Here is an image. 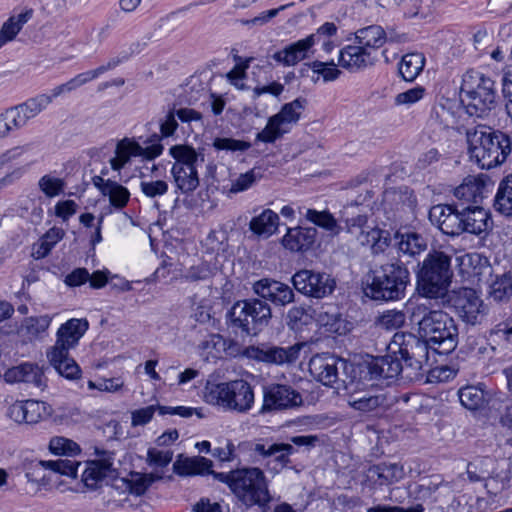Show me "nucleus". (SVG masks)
Segmentation results:
<instances>
[{
    "label": "nucleus",
    "mask_w": 512,
    "mask_h": 512,
    "mask_svg": "<svg viewBox=\"0 0 512 512\" xmlns=\"http://www.w3.org/2000/svg\"><path fill=\"white\" fill-rule=\"evenodd\" d=\"M429 349L430 345L421 336L397 332L388 345L389 354L373 357L360 365L359 369L370 379L376 380H394L401 373H405L406 378H414L428 362Z\"/></svg>",
    "instance_id": "f257e3e1"
},
{
    "label": "nucleus",
    "mask_w": 512,
    "mask_h": 512,
    "mask_svg": "<svg viewBox=\"0 0 512 512\" xmlns=\"http://www.w3.org/2000/svg\"><path fill=\"white\" fill-rule=\"evenodd\" d=\"M409 320L418 326L419 335L430 345L431 350L447 355L458 345V327L446 312L432 309L426 303L410 304Z\"/></svg>",
    "instance_id": "f03ea898"
},
{
    "label": "nucleus",
    "mask_w": 512,
    "mask_h": 512,
    "mask_svg": "<svg viewBox=\"0 0 512 512\" xmlns=\"http://www.w3.org/2000/svg\"><path fill=\"white\" fill-rule=\"evenodd\" d=\"M214 479L225 483L235 497L247 508L258 506L266 511L272 497L264 471L258 467H243L228 473L214 474Z\"/></svg>",
    "instance_id": "7ed1b4c3"
},
{
    "label": "nucleus",
    "mask_w": 512,
    "mask_h": 512,
    "mask_svg": "<svg viewBox=\"0 0 512 512\" xmlns=\"http://www.w3.org/2000/svg\"><path fill=\"white\" fill-rule=\"evenodd\" d=\"M466 139L471 159L482 169L501 165L511 153L510 137L487 125L467 128Z\"/></svg>",
    "instance_id": "20e7f679"
},
{
    "label": "nucleus",
    "mask_w": 512,
    "mask_h": 512,
    "mask_svg": "<svg viewBox=\"0 0 512 512\" xmlns=\"http://www.w3.org/2000/svg\"><path fill=\"white\" fill-rule=\"evenodd\" d=\"M409 271L399 261L371 269L366 276L365 294L374 300L392 301L404 297Z\"/></svg>",
    "instance_id": "39448f33"
},
{
    "label": "nucleus",
    "mask_w": 512,
    "mask_h": 512,
    "mask_svg": "<svg viewBox=\"0 0 512 512\" xmlns=\"http://www.w3.org/2000/svg\"><path fill=\"white\" fill-rule=\"evenodd\" d=\"M204 400L225 410L246 413L254 404V391L243 379L221 383L208 381L204 387Z\"/></svg>",
    "instance_id": "423d86ee"
},
{
    "label": "nucleus",
    "mask_w": 512,
    "mask_h": 512,
    "mask_svg": "<svg viewBox=\"0 0 512 512\" xmlns=\"http://www.w3.org/2000/svg\"><path fill=\"white\" fill-rule=\"evenodd\" d=\"M451 258L441 251L430 252L417 273L418 286L428 298H438L447 291L452 278Z\"/></svg>",
    "instance_id": "0eeeda50"
},
{
    "label": "nucleus",
    "mask_w": 512,
    "mask_h": 512,
    "mask_svg": "<svg viewBox=\"0 0 512 512\" xmlns=\"http://www.w3.org/2000/svg\"><path fill=\"white\" fill-rule=\"evenodd\" d=\"M460 97L469 115L482 117L495 106L494 81L478 71H467L463 75Z\"/></svg>",
    "instance_id": "6e6552de"
},
{
    "label": "nucleus",
    "mask_w": 512,
    "mask_h": 512,
    "mask_svg": "<svg viewBox=\"0 0 512 512\" xmlns=\"http://www.w3.org/2000/svg\"><path fill=\"white\" fill-rule=\"evenodd\" d=\"M169 154L174 159L170 172L176 191L182 194L194 192L200 184L198 167L203 164L204 155L186 144L171 146Z\"/></svg>",
    "instance_id": "1a4fd4ad"
},
{
    "label": "nucleus",
    "mask_w": 512,
    "mask_h": 512,
    "mask_svg": "<svg viewBox=\"0 0 512 512\" xmlns=\"http://www.w3.org/2000/svg\"><path fill=\"white\" fill-rule=\"evenodd\" d=\"M227 317L233 329L245 335H257L268 326L272 318L270 305L259 298L239 300L233 304Z\"/></svg>",
    "instance_id": "9d476101"
},
{
    "label": "nucleus",
    "mask_w": 512,
    "mask_h": 512,
    "mask_svg": "<svg viewBox=\"0 0 512 512\" xmlns=\"http://www.w3.org/2000/svg\"><path fill=\"white\" fill-rule=\"evenodd\" d=\"M305 100L297 98L282 106L280 111L271 116L262 131L257 133L256 141L263 143H274L284 134L288 133L295 125L305 106Z\"/></svg>",
    "instance_id": "9b49d317"
},
{
    "label": "nucleus",
    "mask_w": 512,
    "mask_h": 512,
    "mask_svg": "<svg viewBox=\"0 0 512 512\" xmlns=\"http://www.w3.org/2000/svg\"><path fill=\"white\" fill-rule=\"evenodd\" d=\"M336 32L337 26L333 22H326L315 33L275 52L272 59L283 66H294L308 56L312 46L320 43L322 39L330 38Z\"/></svg>",
    "instance_id": "f8f14e48"
},
{
    "label": "nucleus",
    "mask_w": 512,
    "mask_h": 512,
    "mask_svg": "<svg viewBox=\"0 0 512 512\" xmlns=\"http://www.w3.org/2000/svg\"><path fill=\"white\" fill-rule=\"evenodd\" d=\"M294 288L304 296L323 299L333 294L336 280L330 274L313 269H301L292 276Z\"/></svg>",
    "instance_id": "ddd939ff"
},
{
    "label": "nucleus",
    "mask_w": 512,
    "mask_h": 512,
    "mask_svg": "<svg viewBox=\"0 0 512 512\" xmlns=\"http://www.w3.org/2000/svg\"><path fill=\"white\" fill-rule=\"evenodd\" d=\"M145 147L132 139L124 138L117 143L115 158L111 159V167L114 170H120L130 160L131 157L141 156L147 160H152L160 156L163 152V145L160 142L158 134H153L146 141Z\"/></svg>",
    "instance_id": "4468645a"
},
{
    "label": "nucleus",
    "mask_w": 512,
    "mask_h": 512,
    "mask_svg": "<svg viewBox=\"0 0 512 512\" xmlns=\"http://www.w3.org/2000/svg\"><path fill=\"white\" fill-rule=\"evenodd\" d=\"M346 225L347 232L362 246H370L373 254L383 253L390 245V233L367 225V217L364 215L347 218Z\"/></svg>",
    "instance_id": "2eb2a0df"
},
{
    "label": "nucleus",
    "mask_w": 512,
    "mask_h": 512,
    "mask_svg": "<svg viewBox=\"0 0 512 512\" xmlns=\"http://www.w3.org/2000/svg\"><path fill=\"white\" fill-rule=\"evenodd\" d=\"M340 370L348 374L353 364L331 354H317L309 362L310 373L325 386L332 387L339 380Z\"/></svg>",
    "instance_id": "dca6fc26"
},
{
    "label": "nucleus",
    "mask_w": 512,
    "mask_h": 512,
    "mask_svg": "<svg viewBox=\"0 0 512 512\" xmlns=\"http://www.w3.org/2000/svg\"><path fill=\"white\" fill-rule=\"evenodd\" d=\"M450 303L459 318L467 324L476 325L485 314L484 303L472 288L454 291Z\"/></svg>",
    "instance_id": "f3484780"
},
{
    "label": "nucleus",
    "mask_w": 512,
    "mask_h": 512,
    "mask_svg": "<svg viewBox=\"0 0 512 512\" xmlns=\"http://www.w3.org/2000/svg\"><path fill=\"white\" fill-rule=\"evenodd\" d=\"M301 346L295 344L280 347L269 344L247 346L246 358L270 365H285L294 363L300 354Z\"/></svg>",
    "instance_id": "a211bd4d"
},
{
    "label": "nucleus",
    "mask_w": 512,
    "mask_h": 512,
    "mask_svg": "<svg viewBox=\"0 0 512 512\" xmlns=\"http://www.w3.org/2000/svg\"><path fill=\"white\" fill-rule=\"evenodd\" d=\"M245 447L254 462L273 457L282 467L290 463L289 456L295 451L291 444L276 443L269 439L250 441L245 443Z\"/></svg>",
    "instance_id": "6ab92c4d"
},
{
    "label": "nucleus",
    "mask_w": 512,
    "mask_h": 512,
    "mask_svg": "<svg viewBox=\"0 0 512 512\" xmlns=\"http://www.w3.org/2000/svg\"><path fill=\"white\" fill-rule=\"evenodd\" d=\"M463 208L455 205L438 204L429 210V220L442 233L455 237L462 234Z\"/></svg>",
    "instance_id": "aec40b11"
},
{
    "label": "nucleus",
    "mask_w": 512,
    "mask_h": 512,
    "mask_svg": "<svg viewBox=\"0 0 512 512\" xmlns=\"http://www.w3.org/2000/svg\"><path fill=\"white\" fill-rule=\"evenodd\" d=\"M302 396L288 385L273 384L264 389L260 412L288 409L302 404Z\"/></svg>",
    "instance_id": "412c9836"
},
{
    "label": "nucleus",
    "mask_w": 512,
    "mask_h": 512,
    "mask_svg": "<svg viewBox=\"0 0 512 512\" xmlns=\"http://www.w3.org/2000/svg\"><path fill=\"white\" fill-rule=\"evenodd\" d=\"M88 328L89 323L86 319L71 318L67 320L58 328L56 342L48 351H54L58 355L61 352H69L78 345Z\"/></svg>",
    "instance_id": "4be33fe9"
},
{
    "label": "nucleus",
    "mask_w": 512,
    "mask_h": 512,
    "mask_svg": "<svg viewBox=\"0 0 512 512\" xmlns=\"http://www.w3.org/2000/svg\"><path fill=\"white\" fill-rule=\"evenodd\" d=\"M253 292L263 301H270L275 306H286L294 301L292 288L280 281L263 278L253 283Z\"/></svg>",
    "instance_id": "5701e85b"
},
{
    "label": "nucleus",
    "mask_w": 512,
    "mask_h": 512,
    "mask_svg": "<svg viewBox=\"0 0 512 512\" xmlns=\"http://www.w3.org/2000/svg\"><path fill=\"white\" fill-rule=\"evenodd\" d=\"M376 62L375 55H371L363 46L356 42L348 44L339 51L338 64L352 73L363 71Z\"/></svg>",
    "instance_id": "b1692460"
},
{
    "label": "nucleus",
    "mask_w": 512,
    "mask_h": 512,
    "mask_svg": "<svg viewBox=\"0 0 512 512\" xmlns=\"http://www.w3.org/2000/svg\"><path fill=\"white\" fill-rule=\"evenodd\" d=\"M4 379L8 383L22 382L39 390H43L46 386V378L42 368L31 362L9 368L4 373Z\"/></svg>",
    "instance_id": "393cba45"
},
{
    "label": "nucleus",
    "mask_w": 512,
    "mask_h": 512,
    "mask_svg": "<svg viewBox=\"0 0 512 512\" xmlns=\"http://www.w3.org/2000/svg\"><path fill=\"white\" fill-rule=\"evenodd\" d=\"M112 461L108 458L89 460L81 463V482L88 490L101 488L104 480L112 473Z\"/></svg>",
    "instance_id": "a878e982"
},
{
    "label": "nucleus",
    "mask_w": 512,
    "mask_h": 512,
    "mask_svg": "<svg viewBox=\"0 0 512 512\" xmlns=\"http://www.w3.org/2000/svg\"><path fill=\"white\" fill-rule=\"evenodd\" d=\"M492 226L493 221L488 210L478 205H469L463 208L462 234L481 236L487 234Z\"/></svg>",
    "instance_id": "bb28decb"
},
{
    "label": "nucleus",
    "mask_w": 512,
    "mask_h": 512,
    "mask_svg": "<svg viewBox=\"0 0 512 512\" xmlns=\"http://www.w3.org/2000/svg\"><path fill=\"white\" fill-rule=\"evenodd\" d=\"M81 467V462L72 459H58L49 461H32L26 469V477L29 481H38L39 475L35 472L49 469L55 473L76 478Z\"/></svg>",
    "instance_id": "cd10ccee"
},
{
    "label": "nucleus",
    "mask_w": 512,
    "mask_h": 512,
    "mask_svg": "<svg viewBox=\"0 0 512 512\" xmlns=\"http://www.w3.org/2000/svg\"><path fill=\"white\" fill-rule=\"evenodd\" d=\"M387 397L382 390L371 388L365 391H355L348 396V404L353 409L368 413L385 406Z\"/></svg>",
    "instance_id": "c85d7f7f"
},
{
    "label": "nucleus",
    "mask_w": 512,
    "mask_h": 512,
    "mask_svg": "<svg viewBox=\"0 0 512 512\" xmlns=\"http://www.w3.org/2000/svg\"><path fill=\"white\" fill-rule=\"evenodd\" d=\"M317 230L314 227L289 228L282 239L283 246L292 252H305L315 243Z\"/></svg>",
    "instance_id": "c756f323"
},
{
    "label": "nucleus",
    "mask_w": 512,
    "mask_h": 512,
    "mask_svg": "<svg viewBox=\"0 0 512 512\" xmlns=\"http://www.w3.org/2000/svg\"><path fill=\"white\" fill-rule=\"evenodd\" d=\"M212 464V461L205 457H183L180 455L173 463V471L180 476L209 474L214 477L216 472L211 470Z\"/></svg>",
    "instance_id": "7c9ffc66"
},
{
    "label": "nucleus",
    "mask_w": 512,
    "mask_h": 512,
    "mask_svg": "<svg viewBox=\"0 0 512 512\" xmlns=\"http://www.w3.org/2000/svg\"><path fill=\"white\" fill-rule=\"evenodd\" d=\"M354 35L355 42L359 46H363L371 55H375L376 50L382 47L386 42V32L379 25H370L358 29Z\"/></svg>",
    "instance_id": "2f4dec72"
},
{
    "label": "nucleus",
    "mask_w": 512,
    "mask_h": 512,
    "mask_svg": "<svg viewBox=\"0 0 512 512\" xmlns=\"http://www.w3.org/2000/svg\"><path fill=\"white\" fill-rule=\"evenodd\" d=\"M318 323L327 332L344 335L349 331V323L343 318L339 309L332 305L323 306L317 316Z\"/></svg>",
    "instance_id": "473e14b6"
},
{
    "label": "nucleus",
    "mask_w": 512,
    "mask_h": 512,
    "mask_svg": "<svg viewBox=\"0 0 512 512\" xmlns=\"http://www.w3.org/2000/svg\"><path fill=\"white\" fill-rule=\"evenodd\" d=\"M485 182L480 176H467L463 182L455 188L454 196L463 202L477 204L483 198Z\"/></svg>",
    "instance_id": "72a5a7b5"
},
{
    "label": "nucleus",
    "mask_w": 512,
    "mask_h": 512,
    "mask_svg": "<svg viewBox=\"0 0 512 512\" xmlns=\"http://www.w3.org/2000/svg\"><path fill=\"white\" fill-rule=\"evenodd\" d=\"M279 226V216L271 209L263 210L258 216L251 219L249 229L258 237L268 238L273 235Z\"/></svg>",
    "instance_id": "f704fd0d"
},
{
    "label": "nucleus",
    "mask_w": 512,
    "mask_h": 512,
    "mask_svg": "<svg viewBox=\"0 0 512 512\" xmlns=\"http://www.w3.org/2000/svg\"><path fill=\"white\" fill-rule=\"evenodd\" d=\"M47 358L55 370L66 379L73 380L80 376L81 369L76 361L69 356V352H61L58 355L54 351H47Z\"/></svg>",
    "instance_id": "c9c22d12"
},
{
    "label": "nucleus",
    "mask_w": 512,
    "mask_h": 512,
    "mask_svg": "<svg viewBox=\"0 0 512 512\" xmlns=\"http://www.w3.org/2000/svg\"><path fill=\"white\" fill-rule=\"evenodd\" d=\"M404 476L403 467L398 463H380L368 469V477L377 478L380 485L398 482Z\"/></svg>",
    "instance_id": "e433bc0d"
},
{
    "label": "nucleus",
    "mask_w": 512,
    "mask_h": 512,
    "mask_svg": "<svg viewBox=\"0 0 512 512\" xmlns=\"http://www.w3.org/2000/svg\"><path fill=\"white\" fill-rule=\"evenodd\" d=\"M424 65L425 57L422 53H407L402 57L398 65V70L405 81L412 82L423 70Z\"/></svg>",
    "instance_id": "4c0bfd02"
},
{
    "label": "nucleus",
    "mask_w": 512,
    "mask_h": 512,
    "mask_svg": "<svg viewBox=\"0 0 512 512\" xmlns=\"http://www.w3.org/2000/svg\"><path fill=\"white\" fill-rule=\"evenodd\" d=\"M65 232L62 228H50L32 247V256L43 259L49 255L54 246L63 239Z\"/></svg>",
    "instance_id": "58836bf2"
},
{
    "label": "nucleus",
    "mask_w": 512,
    "mask_h": 512,
    "mask_svg": "<svg viewBox=\"0 0 512 512\" xmlns=\"http://www.w3.org/2000/svg\"><path fill=\"white\" fill-rule=\"evenodd\" d=\"M52 321L50 315L31 316L24 319L21 325V332L27 339L34 340L42 338L48 330Z\"/></svg>",
    "instance_id": "ea45409f"
},
{
    "label": "nucleus",
    "mask_w": 512,
    "mask_h": 512,
    "mask_svg": "<svg viewBox=\"0 0 512 512\" xmlns=\"http://www.w3.org/2000/svg\"><path fill=\"white\" fill-rule=\"evenodd\" d=\"M399 239L397 246L400 253L414 257L427 248V242L424 237L417 233L396 234Z\"/></svg>",
    "instance_id": "a19ab883"
},
{
    "label": "nucleus",
    "mask_w": 512,
    "mask_h": 512,
    "mask_svg": "<svg viewBox=\"0 0 512 512\" xmlns=\"http://www.w3.org/2000/svg\"><path fill=\"white\" fill-rule=\"evenodd\" d=\"M494 207L506 216H512V174L507 175L499 184Z\"/></svg>",
    "instance_id": "79ce46f5"
},
{
    "label": "nucleus",
    "mask_w": 512,
    "mask_h": 512,
    "mask_svg": "<svg viewBox=\"0 0 512 512\" xmlns=\"http://www.w3.org/2000/svg\"><path fill=\"white\" fill-rule=\"evenodd\" d=\"M226 339L220 334H211L199 344L201 354L207 361L222 358Z\"/></svg>",
    "instance_id": "37998d69"
},
{
    "label": "nucleus",
    "mask_w": 512,
    "mask_h": 512,
    "mask_svg": "<svg viewBox=\"0 0 512 512\" xmlns=\"http://www.w3.org/2000/svg\"><path fill=\"white\" fill-rule=\"evenodd\" d=\"M458 397L461 404L468 410H477L485 404V393L478 386H465L459 389Z\"/></svg>",
    "instance_id": "c03bdc74"
},
{
    "label": "nucleus",
    "mask_w": 512,
    "mask_h": 512,
    "mask_svg": "<svg viewBox=\"0 0 512 512\" xmlns=\"http://www.w3.org/2000/svg\"><path fill=\"white\" fill-rule=\"evenodd\" d=\"M52 102V97L47 94H40L36 97L30 98L25 102L18 104L21 114L28 123L29 120L35 118Z\"/></svg>",
    "instance_id": "a18cd8bd"
},
{
    "label": "nucleus",
    "mask_w": 512,
    "mask_h": 512,
    "mask_svg": "<svg viewBox=\"0 0 512 512\" xmlns=\"http://www.w3.org/2000/svg\"><path fill=\"white\" fill-rule=\"evenodd\" d=\"M52 102V97L47 94H40L36 97L30 98L25 102L18 104L21 114L28 123L29 120L35 118Z\"/></svg>",
    "instance_id": "49530a36"
},
{
    "label": "nucleus",
    "mask_w": 512,
    "mask_h": 512,
    "mask_svg": "<svg viewBox=\"0 0 512 512\" xmlns=\"http://www.w3.org/2000/svg\"><path fill=\"white\" fill-rule=\"evenodd\" d=\"M305 217L308 221L317 225L320 228L330 232L333 235H337L340 232V227L337 224L336 219L328 211H317L314 209H307Z\"/></svg>",
    "instance_id": "de8ad7c7"
},
{
    "label": "nucleus",
    "mask_w": 512,
    "mask_h": 512,
    "mask_svg": "<svg viewBox=\"0 0 512 512\" xmlns=\"http://www.w3.org/2000/svg\"><path fill=\"white\" fill-rule=\"evenodd\" d=\"M105 197H108L109 203L115 209H123L130 200V192L123 185L114 181L104 188Z\"/></svg>",
    "instance_id": "09e8293b"
},
{
    "label": "nucleus",
    "mask_w": 512,
    "mask_h": 512,
    "mask_svg": "<svg viewBox=\"0 0 512 512\" xmlns=\"http://www.w3.org/2000/svg\"><path fill=\"white\" fill-rule=\"evenodd\" d=\"M65 186L64 179L52 174H45L38 180V188L47 198L59 196L64 192Z\"/></svg>",
    "instance_id": "8fccbe9b"
},
{
    "label": "nucleus",
    "mask_w": 512,
    "mask_h": 512,
    "mask_svg": "<svg viewBox=\"0 0 512 512\" xmlns=\"http://www.w3.org/2000/svg\"><path fill=\"white\" fill-rule=\"evenodd\" d=\"M294 5L293 2H290L285 5H281L278 8L270 9L267 11L261 12L259 15L251 18V19H238L237 23L242 26L248 27V29L258 28L269 23L274 17H276L281 11L292 7Z\"/></svg>",
    "instance_id": "3c124183"
},
{
    "label": "nucleus",
    "mask_w": 512,
    "mask_h": 512,
    "mask_svg": "<svg viewBox=\"0 0 512 512\" xmlns=\"http://www.w3.org/2000/svg\"><path fill=\"white\" fill-rule=\"evenodd\" d=\"M49 450L55 455L74 456L80 453L79 445L65 437L55 436L49 442Z\"/></svg>",
    "instance_id": "603ef678"
},
{
    "label": "nucleus",
    "mask_w": 512,
    "mask_h": 512,
    "mask_svg": "<svg viewBox=\"0 0 512 512\" xmlns=\"http://www.w3.org/2000/svg\"><path fill=\"white\" fill-rule=\"evenodd\" d=\"M45 415H47V409L44 402L36 400L23 401V423H38Z\"/></svg>",
    "instance_id": "864d4df0"
},
{
    "label": "nucleus",
    "mask_w": 512,
    "mask_h": 512,
    "mask_svg": "<svg viewBox=\"0 0 512 512\" xmlns=\"http://www.w3.org/2000/svg\"><path fill=\"white\" fill-rule=\"evenodd\" d=\"M490 296L496 301H505L512 296V280L509 273L497 278L491 285Z\"/></svg>",
    "instance_id": "5fc2aeb1"
},
{
    "label": "nucleus",
    "mask_w": 512,
    "mask_h": 512,
    "mask_svg": "<svg viewBox=\"0 0 512 512\" xmlns=\"http://www.w3.org/2000/svg\"><path fill=\"white\" fill-rule=\"evenodd\" d=\"M261 178V170L259 168H253L246 173L240 174L234 181H232L229 192L234 194L243 192L249 189Z\"/></svg>",
    "instance_id": "6e6d98bb"
},
{
    "label": "nucleus",
    "mask_w": 512,
    "mask_h": 512,
    "mask_svg": "<svg viewBox=\"0 0 512 512\" xmlns=\"http://www.w3.org/2000/svg\"><path fill=\"white\" fill-rule=\"evenodd\" d=\"M88 82H91V80H90L87 72L86 71L82 72V73L76 75L75 77L71 78L70 80H68L66 83H63L61 85L54 87L51 90V95H48V97H52V100H53L54 98H57L64 93H69V92L85 85Z\"/></svg>",
    "instance_id": "4d7b16f0"
},
{
    "label": "nucleus",
    "mask_w": 512,
    "mask_h": 512,
    "mask_svg": "<svg viewBox=\"0 0 512 512\" xmlns=\"http://www.w3.org/2000/svg\"><path fill=\"white\" fill-rule=\"evenodd\" d=\"M406 316L400 310H387L379 317L378 323L387 330L398 329L405 323Z\"/></svg>",
    "instance_id": "13d9d810"
},
{
    "label": "nucleus",
    "mask_w": 512,
    "mask_h": 512,
    "mask_svg": "<svg viewBox=\"0 0 512 512\" xmlns=\"http://www.w3.org/2000/svg\"><path fill=\"white\" fill-rule=\"evenodd\" d=\"M131 54H132V52L131 53L122 52L119 55L109 59L107 61V63L100 65L99 67H97L93 70L86 71L90 80L93 81L96 78H98L100 75L104 74L105 72L115 69L121 63L127 61Z\"/></svg>",
    "instance_id": "bf43d9fd"
},
{
    "label": "nucleus",
    "mask_w": 512,
    "mask_h": 512,
    "mask_svg": "<svg viewBox=\"0 0 512 512\" xmlns=\"http://www.w3.org/2000/svg\"><path fill=\"white\" fill-rule=\"evenodd\" d=\"M168 188V183L164 180H150L140 183L141 192L148 198L163 196L167 193Z\"/></svg>",
    "instance_id": "052dcab7"
},
{
    "label": "nucleus",
    "mask_w": 512,
    "mask_h": 512,
    "mask_svg": "<svg viewBox=\"0 0 512 512\" xmlns=\"http://www.w3.org/2000/svg\"><path fill=\"white\" fill-rule=\"evenodd\" d=\"M312 70L313 72L321 75L324 81L326 82L336 80L341 74V71L337 68L336 64L333 61H314L312 63Z\"/></svg>",
    "instance_id": "680f3d73"
},
{
    "label": "nucleus",
    "mask_w": 512,
    "mask_h": 512,
    "mask_svg": "<svg viewBox=\"0 0 512 512\" xmlns=\"http://www.w3.org/2000/svg\"><path fill=\"white\" fill-rule=\"evenodd\" d=\"M425 88L422 86L413 87L407 91L401 92L395 97L396 105L410 106L420 101L425 95Z\"/></svg>",
    "instance_id": "e2e57ef3"
},
{
    "label": "nucleus",
    "mask_w": 512,
    "mask_h": 512,
    "mask_svg": "<svg viewBox=\"0 0 512 512\" xmlns=\"http://www.w3.org/2000/svg\"><path fill=\"white\" fill-rule=\"evenodd\" d=\"M177 115L175 113V106L170 108L166 115L160 119V133L159 138H168L172 136L178 128V122L176 120Z\"/></svg>",
    "instance_id": "0e129e2a"
},
{
    "label": "nucleus",
    "mask_w": 512,
    "mask_h": 512,
    "mask_svg": "<svg viewBox=\"0 0 512 512\" xmlns=\"http://www.w3.org/2000/svg\"><path fill=\"white\" fill-rule=\"evenodd\" d=\"M213 275L211 267L207 263H201L196 266L190 267L183 278L186 281L197 282L209 280Z\"/></svg>",
    "instance_id": "69168bd1"
},
{
    "label": "nucleus",
    "mask_w": 512,
    "mask_h": 512,
    "mask_svg": "<svg viewBox=\"0 0 512 512\" xmlns=\"http://www.w3.org/2000/svg\"><path fill=\"white\" fill-rule=\"evenodd\" d=\"M307 317V309L305 306H293L286 315V324L292 329H299L303 324H306L305 318Z\"/></svg>",
    "instance_id": "338daca9"
},
{
    "label": "nucleus",
    "mask_w": 512,
    "mask_h": 512,
    "mask_svg": "<svg viewBox=\"0 0 512 512\" xmlns=\"http://www.w3.org/2000/svg\"><path fill=\"white\" fill-rule=\"evenodd\" d=\"M173 458V452L170 450H158L150 448L147 452V462L151 466L165 467Z\"/></svg>",
    "instance_id": "774afa93"
}]
</instances>
